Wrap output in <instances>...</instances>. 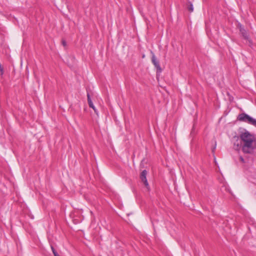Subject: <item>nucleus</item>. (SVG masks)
<instances>
[{
	"instance_id": "9b49d317",
	"label": "nucleus",
	"mask_w": 256,
	"mask_h": 256,
	"mask_svg": "<svg viewBox=\"0 0 256 256\" xmlns=\"http://www.w3.org/2000/svg\"><path fill=\"white\" fill-rule=\"evenodd\" d=\"M240 162H242L244 163V158L242 156H240Z\"/></svg>"
},
{
	"instance_id": "f03ea898",
	"label": "nucleus",
	"mask_w": 256,
	"mask_h": 256,
	"mask_svg": "<svg viewBox=\"0 0 256 256\" xmlns=\"http://www.w3.org/2000/svg\"><path fill=\"white\" fill-rule=\"evenodd\" d=\"M238 119L240 121L244 122L254 126L256 124V120L245 113L240 114Z\"/></svg>"
},
{
	"instance_id": "39448f33",
	"label": "nucleus",
	"mask_w": 256,
	"mask_h": 256,
	"mask_svg": "<svg viewBox=\"0 0 256 256\" xmlns=\"http://www.w3.org/2000/svg\"><path fill=\"white\" fill-rule=\"evenodd\" d=\"M240 31L243 38L246 40H248L249 42H250V40H249L248 34L246 30L242 26V25L240 26Z\"/></svg>"
},
{
	"instance_id": "f257e3e1",
	"label": "nucleus",
	"mask_w": 256,
	"mask_h": 256,
	"mask_svg": "<svg viewBox=\"0 0 256 256\" xmlns=\"http://www.w3.org/2000/svg\"><path fill=\"white\" fill-rule=\"evenodd\" d=\"M242 142V150L245 154H252L256 148V138L248 130L242 132L240 135Z\"/></svg>"
},
{
	"instance_id": "423d86ee",
	"label": "nucleus",
	"mask_w": 256,
	"mask_h": 256,
	"mask_svg": "<svg viewBox=\"0 0 256 256\" xmlns=\"http://www.w3.org/2000/svg\"><path fill=\"white\" fill-rule=\"evenodd\" d=\"M88 105H89V106L91 108H92L94 110V112L98 114V110H97L96 109V108H95V106H94L93 103L92 102H90V103H88Z\"/></svg>"
},
{
	"instance_id": "f8f14e48",
	"label": "nucleus",
	"mask_w": 256,
	"mask_h": 256,
	"mask_svg": "<svg viewBox=\"0 0 256 256\" xmlns=\"http://www.w3.org/2000/svg\"><path fill=\"white\" fill-rule=\"evenodd\" d=\"M62 44H63V46H65L66 45V42H65L64 40H63V41L62 42Z\"/></svg>"
},
{
	"instance_id": "6e6552de",
	"label": "nucleus",
	"mask_w": 256,
	"mask_h": 256,
	"mask_svg": "<svg viewBox=\"0 0 256 256\" xmlns=\"http://www.w3.org/2000/svg\"><path fill=\"white\" fill-rule=\"evenodd\" d=\"M52 252L54 256H60L58 255V252L56 251V250L54 249V248L52 246Z\"/></svg>"
},
{
	"instance_id": "ddd939ff",
	"label": "nucleus",
	"mask_w": 256,
	"mask_h": 256,
	"mask_svg": "<svg viewBox=\"0 0 256 256\" xmlns=\"http://www.w3.org/2000/svg\"><path fill=\"white\" fill-rule=\"evenodd\" d=\"M216 144H215V145H214V148H212V152L214 151V150L216 149Z\"/></svg>"
},
{
	"instance_id": "1a4fd4ad",
	"label": "nucleus",
	"mask_w": 256,
	"mask_h": 256,
	"mask_svg": "<svg viewBox=\"0 0 256 256\" xmlns=\"http://www.w3.org/2000/svg\"><path fill=\"white\" fill-rule=\"evenodd\" d=\"M87 97H88V104L90 103V102H92V100L90 98V94L88 93V92L87 93Z\"/></svg>"
},
{
	"instance_id": "20e7f679",
	"label": "nucleus",
	"mask_w": 256,
	"mask_h": 256,
	"mask_svg": "<svg viewBox=\"0 0 256 256\" xmlns=\"http://www.w3.org/2000/svg\"><path fill=\"white\" fill-rule=\"evenodd\" d=\"M147 171L146 170H144L140 174V178L142 180V181L144 182V184L148 188V180H146V174H147Z\"/></svg>"
},
{
	"instance_id": "9d476101",
	"label": "nucleus",
	"mask_w": 256,
	"mask_h": 256,
	"mask_svg": "<svg viewBox=\"0 0 256 256\" xmlns=\"http://www.w3.org/2000/svg\"><path fill=\"white\" fill-rule=\"evenodd\" d=\"M234 148L236 150H238L240 148V146L238 144L236 145V144H234Z\"/></svg>"
},
{
	"instance_id": "7ed1b4c3",
	"label": "nucleus",
	"mask_w": 256,
	"mask_h": 256,
	"mask_svg": "<svg viewBox=\"0 0 256 256\" xmlns=\"http://www.w3.org/2000/svg\"><path fill=\"white\" fill-rule=\"evenodd\" d=\"M151 52L152 54V64H154L155 67L156 68L157 70L159 72H161L162 69H161L160 66V65L159 62L156 60V58L154 54L152 52Z\"/></svg>"
},
{
	"instance_id": "0eeeda50",
	"label": "nucleus",
	"mask_w": 256,
	"mask_h": 256,
	"mask_svg": "<svg viewBox=\"0 0 256 256\" xmlns=\"http://www.w3.org/2000/svg\"><path fill=\"white\" fill-rule=\"evenodd\" d=\"M188 8L190 12H192L194 10V8L191 2H189V4L188 6Z\"/></svg>"
}]
</instances>
